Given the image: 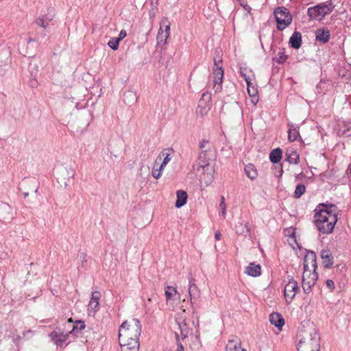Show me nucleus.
<instances>
[{"label": "nucleus", "mask_w": 351, "mask_h": 351, "mask_svg": "<svg viewBox=\"0 0 351 351\" xmlns=\"http://www.w3.org/2000/svg\"><path fill=\"white\" fill-rule=\"evenodd\" d=\"M141 324L138 319L125 321L119 330V340L121 351H138Z\"/></svg>", "instance_id": "1"}, {"label": "nucleus", "mask_w": 351, "mask_h": 351, "mask_svg": "<svg viewBox=\"0 0 351 351\" xmlns=\"http://www.w3.org/2000/svg\"><path fill=\"white\" fill-rule=\"evenodd\" d=\"M315 223L318 230L322 234H330L332 232L337 221V215L334 206L327 207L322 206L319 210H315Z\"/></svg>", "instance_id": "2"}, {"label": "nucleus", "mask_w": 351, "mask_h": 351, "mask_svg": "<svg viewBox=\"0 0 351 351\" xmlns=\"http://www.w3.org/2000/svg\"><path fill=\"white\" fill-rule=\"evenodd\" d=\"M316 269V254L314 252L309 251L304 258V271L302 275V288L306 293H308L311 291V288L315 285L318 278Z\"/></svg>", "instance_id": "3"}, {"label": "nucleus", "mask_w": 351, "mask_h": 351, "mask_svg": "<svg viewBox=\"0 0 351 351\" xmlns=\"http://www.w3.org/2000/svg\"><path fill=\"white\" fill-rule=\"evenodd\" d=\"M299 337L298 351L320 350V338L314 325L311 324L301 330Z\"/></svg>", "instance_id": "4"}, {"label": "nucleus", "mask_w": 351, "mask_h": 351, "mask_svg": "<svg viewBox=\"0 0 351 351\" xmlns=\"http://www.w3.org/2000/svg\"><path fill=\"white\" fill-rule=\"evenodd\" d=\"M334 6L332 3H320L308 9V15L311 19L317 21L322 20L326 15L333 10Z\"/></svg>", "instance_id": "5"}, {"label": "nucleus", "mask_w": 351, "mask_h": 351, "mask_svg": "<svg viewBox=\"0 0 351 351\" xmlns=\"http://www.w3.org/2000/svg\"><path fill=\"white\" fill-rule=\"evenodd\" d=\"M277 27L280 30L285 29L291 22V16L285 8H277L274 11Z\"/></svg>", "instance_id": "6"}, {"label": "nucleus", "mask_w": 351, "mask_h": 351, "mask_svg": "<svg viewBox=\"0 0 351 351\" xmlns=\"http://www.w3.org/2000/svg\"><path fill=\"white\" fill-rule=\"evenodd\" d=\"M171 23L167 17H163L160 22V28L157 34L158 45H165L170 35Z\"/></svg>", "instance_id": "7"}, {"label": "nucleus", "mask_w": 351, "mask_h": 351, "mask_svg": "<svg viewBox=\"0 0 351 351\" xmlns=\"http://www.w3.org/2000/svg\"><path fill=\"white\" fill-rule=\"evenodd\" d=\"M215 66L213 69V86L215 92L221 91L222 88V81L223 77V69L222 68V60H215Z\"/></svg>", "instance_id": "8"}, {"label": "nucleus", "mask_w": 351, "mask_h": 351, "mask_svg": "<svg viewBox=\"0 0 351 351\" xmlns=\"http://www.w3.org/2000/svg\"><path fill=\"white\" fill-rule=\"evenodd\" d=\"M298 291L299 287L298 282L295 281L293 277L289 278V281L286 284L284 290V295L286 301L287 302H291Z\"/></svg>", "instance_id": "9"}, {"label": "nucleus", "mask_w": 351, "mask_h": 351, "mask_svg": "<svg viewBox=\"0 0 351 351\" xmlns=\"http://www.w3.org/2000/svg\"><path fill=\"white\" fill-rule=\"evenodd\" d=\"M174 332L178 341H179L180 337L182 339H184L188 337L189 328L187 326L185 319L182 317H178L176 319V325L174 326Z\"/></svg>", "instance_id": "10"}, {"label": "nucleus", "mask_w": 351, "mask_h": 351, "mask_svg": "<svg viewBox=\"0 0 351 351\" xmlns=\"http://www.w3.org/2000/svg\"><path fill=\"white\" fill-rule=\"evenodd\" d=\"M196 171L199 173V180L202 183L208 186L213 182L214 179L213 167L196 168Z\"/></svg>", "instance_id": "11"}, {"label": "nucleus", "mask_w": 351, "mask_h": 351, "mask_svg": "<svg viewBox=\"0 0 351 351\" xmlns=\"http://www.w3.org/2000/svg\"><path fill=\"white\" fill-rule=\"evenodd\" d=\"M54 16L55 12L53 10L51 9L48 10L47 14L42 15L38 18L36 23L38 25L43 28H47L49 27V22L53 19Z\"/></svg>", "instance_id": "12"}, {"label": "nucleus", "mask_w": 351, "mask_h": 351, "mask_svg": "<svg viewBox=\"0 0 351 351\" xmlns=\"http://www.w3.org/2000/svg\"><path fill=\"white\" fill-rule=\"evenodd\" d=\"M100 298L101 293L99 291H95L92 293L88 304V311H93L95 313L99 310Z\"/></svg>", "instance_id": "13"}, {"label": "nucleus", "mask_w": 351, "mask_h": 351, "mask_svg": "<svg viewBox=\"0 0 351 351\" xmlns=\"http://www.w3.org/2000/svg\"><path fill=\"white\" fill-rule=\"evenodd\" d=\"M210 152H208L207 149L204 150V152H199L197 168L210 167L209 164V161L210 160Z\"/></svg>", "instance_id": "14"}, {"label": "nucleus", "mask_w": 351, "mask_h": 351, "mask_svg": "<svg viewBox=\"0 0 351 351\" xmlns=\"http://www.w3.org/2000/svg\"><path fill=\"white\" fill-rule=\"evenodd\" d=\"M322 263L326 268H331L333 265V257L328 250H322L320 254Z\"/></svg>", "instance_id": "15"}, {"label": "nucleus", "mask_w": 351, "mask_h": 351, "mask_svg": "<svg viewBox=\"0 0 351 351\" xmlns=\"http://www.w3.org/2000/svg\"><path fill=\"white\" fill-rule=\"evenodd\" d=\"M245 273L252 277H258L261 274V267L258 264L250 263L245 269Z\"/></svg>", "instance_id": "16"}, {"label": "nucleus", "mask_w": 351, "mask_h": 351, "mask_svg": "<svg viewBox=\"0 0 351 351\" xmlns=\"http://www.w3.org/2000/svg\"><path fill=\"white\" fill-rule=\"evenodd\" d=\"M269 321L271 324L281 330L285 324V320L282 315L278 313H273L269 315Z\"/></svg>", "instance_id": "17"}, {"label": "nucleus", "mask_w": 351, "mask_h": 351, "mask_svg": "<svg viewBox=\"0 0 351 351\" xmlns=\"http://www.w3.org/2000/svg\"><path fill=\"white\" fill-rule=\"evenodd\" d=\"M173 154L174 150L171 148L165 149L160 152L158 157L160 158L163 157V160L160 164L162 168H165L166 167L168 162L171 160Z\"/></svg>", "instance_id": "18"}, {"label": "nucleus", "mask_w": 351, "mask_h": 351, "mask_svg": "<svg viewBox=\"0 0 351 351\" xmlns=\"http://www.w3.org/2000/svg\"><path fill=\"white\" fill-rule=\"evenodd\" d=\"M286 160L289 163L297 165L300 161V156L298 153L293 148L287 149L286 154Z\"/></svg>", "instance_id": "19"}, {"label": "nucleus", "mask_w": 351, "mask_h": 351, "mask_svg": "<svg viewBox=\"0 0 351 351\" xmlns=\"http://www.w3.org/2000/svg\"><path fill=\"white\" fill-rule=\"evenodd\" d=\"M189 294L190 295L191 300L193 299H197L200 295L199 290L195 285V280L193 278L189 280Z\"/></svg>", "instance_id": "20"}, {"label": "nucleus", "mask_w": 351, "mask_h": 351, "mask_svg": "<svg viewBox=\"0 0 351 351\" xmlns=\"http://www.w3.org/2000/svg\"><path fill=\"white\" fill-rule=\"evenodd\" d=\"M69 336L68 333L64 334L63 332L53 331L50 334V337L53 339V341L56 343L61 345L62 343L65 342Z\"/></svg>", "instance_id": "21"}, {"label": "nucleus", "mask_w": 351, "mask_h": 351, "mask_svg": "<svg viewBox=\"0 0 351 351\" xmlns=\"http://www.w3.org/2000/svg\"><path fill=\"white\" fill-rule=\"evenodd\" d=\"M247 92L251 97V101L252 103L255 106L258 101V98L257 96L258 90L257 88L252 84V81L249 83H247Z\"/></svg>", "instance_id": "22"}, {"label": "nucleus", "mask_w": 351, "mask_h": 351, "mask_svg": "<svg viewBox=\"0 0 351 351\" xmlns=\"http://www.w3.org/2000/svg\"><path fill=\"white\" fill-rule=\"evenodd\" d=\"M289 43L294 49H299L302 45V36L298 32H295L290 38Z\"/></svg>", "instance_id": "23"}, {"label": "nucleus", "mask_w": 351, "mask_h": 351, "mask_svg": "<svg viewBox=\"0 0 351 351\" xmlns=\"http://www.w3.org/2000/svg\"><path fill=\"white\" fill-rule=\"evenodd\" d=\"M176 207L179 208L186 203L187 193L184 191L179 190L176 192Z\"/></svg>", "instance_id": "24"}, {"label": "nucleus", "mask_w": 351, "mask_h": 351, "mask_svg": "<svg viewBox=\"0 0 351 351\" xmlns=\"http://www.w3.org/2000/svg\"><path fill=\"white\" fill-rule=\"evenodd\" d=\"M240 74L245 79L246 83H249L254 78L252 71L245 66H240Z\"/></svg>", "instance_id": "25"}, {"label": "nucleus", "mask_w": 351, "mask_h": 351, "mask_svg": "<svg viewBox=\"0 0 351 351\" xmlns=\"http://www.w3.org/2000/svg\"><path fill=\"white\" fill-rule=\"evenodd\" d=\"M330 38V32L326 29H318L316 32V40L326 43Z\"/></svg>", "instance_id": "26"}, {"label": "nucleus", "mask_w": 351, "mask_h": 351, "mask_svg": "<svg viewBox=\"0 0 351 351\" xmlns=\"http://www.w3.org/2000/svg\"><path fill=\"white\" fill-rule=\"evenodd\" d=\"M245 172L247 176L251 179L254 180L258 176L257 170L253 164L249 163L245 167Z\"/></svg>", "instance_id": "27"}, {"label": "nucleus", "mask_w": 351, "mask_h": 351, "mask_svg": "<svg viewBox=\"0 0 351 351\" xmlns=\"http://www.w3.org/2000/svg\"><path fill=\"white\" fill-rule=\"evenodd\" d=\"M282 152L280 148L274 149L269 155V159L273 163H278L282 158Z\"/></svg>", "instance_id": "28"}, {"label": "nucleus", "mask_w": 351, "mask_h": 351, "mask_svg": "<svg viewBox=\"0 0 351 351\" xmlns=\"http://www.w3.org/2000/svg\"><path fill=\"white\" fill-rule=\"evenodd\" d=\"M236 232L239 234L244 235L245 237L250 235V229L248 228L247 223L243 224L242 223H239L238 225H236Z\"/></svg>", "instance_id": "29"}, {"label": "nucleus", "mask_w": 351, "mask_h": 351, "mask_svg": "<svg viewBox=\"0 0 351 351\" xmlns=\"http://www.w3.org/2000/svg\"><path fill=\"white\" fill-rule=\"evenodd\" d=\"M226 351H246L240 346V343L230 340L226 346Z\"/></svg>", "instance_id": "30"}, {"label": "nucleus", "mask_w": 351, "mask_h": 351, "mask_svg": "<svg viewBox=\"0 0 351 351\" xmlns=\"http://www.w3.org/2000/svg\"><path fill=\"white\" fill-rule=\"evenodd\" d=\"M300 133L298 128L291 125L288 132V138L290 141L293 142L297 140Z\"/></svg>", "instance_id": "31"}, {"label": "nucleus", "mask_w": 351, "mask_h": 351, "mask_svg": "<svg viewBox=\"0 0 351 351\" xmlns=\"http://www.w3.org/2000/svg\"><path fill=\"white\" fill-rule=\"evenodd\" d=\"M306 191V187L304 184H298L296 186L294 196L295 198H300Z\"/></svg>", "instance_id": "32"}, {"label": "nucleus", "mask_w": 351, "mask_h": 351, "mask_svg": "<svg viewBox=\"0 0 351 351\" xmlns=\"http://www.w3.org/2000/svg\"><path fill=\"white\" fill-rule=\"evenodd\" d=\"M165 293L167 298V300H169L171 298L172 296L178 294V291L176 288L168 286L166 287Z\"/></svg>", "instance_id": "33"}, {"label": "nucleus", "mask_w": 351, "mask_h": 351, "mask_svg": "<svg viewBox=\"0 0 351 351\" xmlns=\"http://www.w3.org/2000/svg\"><path fill=\"white\" fill-rule=\"evenodd\" d=\"M165 168H162V166L160 165L159 168H156L155 167H153L152 171V176L158 179L162 176V171Z\"/></svg>", "instance_id": "34"}, {"label": "nucleus", "mask_w": 351, "mask_h": 351, "mask_svg": "<svg viewBox=\"0 0 351 351\" xmlns=\"http://www.w3.org/2000/svg\"><path fill=\"white\" fill-rule=\"evenodd\" d=\"M219 208L221 209L220 215L225 218L226 215V204L225 203V198L223 196L221 197Z\"/></svg>", "instance_id": "35"}, {"label": "nucleus", "mask_w": 351, "mask_h": 351, "mask_svg": "<svg viewBox=\"0 0 351 351\" xmlns=\"http://www.w3.org/2000/svg\"><path fill=\"white\" fill-rule=\"evenodd\" d=\"M199 148L201 149V152H204V150L207 149L208 152H210V143L207 140H202L199 143Z\"/></svg>", "instance_id": "36"}, {"label": "nucleus", "mask_w": 351, "mask_h": 351, "mask_svg": "<svg viewBox=\"0 0 351 351\" xmlns=\"http://www.w3.org/2000/svg\"><path fill=\"white\" fill-rule=\"evenodd\" d=\"M120 41L117 38H112L108 43V45L113 50H117L119 47Z\"/></svg>", "instance_id": "37"}, {"label": "nucleus", "mask_w": 351, "mask_h": 351, "mask_svg": "<svg viewBox=\"0 0 351 351\" xmlns=\"http://www.w3.org/2000/svg\"><path fill=\"white\" fill-rule=\"evenodd\" d=\"M287 56L282 52H278L274 58V60L278 63H283L286 61Z\"/></svg>", "instance_id": "38"}, {"label": "nucleus", "mask_w": 351, "mask_h": 351, "mask_svg": "<svg viewBox=\"0 0 351 351\" xmlns=\"http://www.w3.org/2000/svg\"><path fill=\"white\" fill-rule=\"evenodd\" d=\"M76 324H77V326H73V329L70 332V333L74 332L75 330H76V328H77L78 325L80 326V330L84 329L85 328V324L82 321H77V322H76Z\"/></svg>", "instance_id": "39"}, {"label": "nucleus", "mask_w": 351, "mask_h": 351, "mask_svg": "<svg viewBox=\"0 0 351 351\" xmlns=\"http://www.w3.org/2000/svg\"><path fill=\"white\" fill-rule=\"evenodd\" d=\"M127 36V33H126V31L125 29H122L121 30V32H119V37L117 38V39H119V41L122 40L123 38H125V36Z\"/></svg>", "instance_id": "40"}, {"label": "nucleus", "mask_w": 351, "mask_h": 351, "mask_svg": "<svg viewBox=\"0 0 351 351\" xmlns=\"http://www.w3.org/2000/svg\"><path fill=\"white\" fill-rule=\"evenodd\" d=\"M326 284L327 287H328L331 290L335 289V282H333V280L328 279L326 280Z\"/></svg>", "instance_id": "41"}, {"label": "nucleus", "mask_w": 351, "mask_h": 351, "mask_svg": "<svg viewBox=\"0 0 351 351\" xmlns=\"http://www.w3.org/2000/svg\"><path fill=\"white\" fill-rule=\"evenodd\" d=\"M10 208L8 205L5 204L2 206L1 211H4L5 213H8L9 214Z\"/></svg>", "instance_id": "42"}, {"label": "nucleus", "mask_w": 351, "mask_h": 351, "mask_svg": "<svg viewBox=\"0 0 351 351\" xmlns=\"http://www.w3.org/2000/svg\"><path fill=\"white\" fill-rule=\"evenodd\" d=\"M221 234L219 231H217L215 234V238L216 240L219 241L221 239Z\"/></svg>", "instance_id": "43"}, {"label": "nucleus", "mask_w": 351, "mask_h": 351, "mask_svg": "<svg viewBox=\"0 0 351 351\" xmlns=\"http://www.w3.org/2000/svg\"><path fill=\"white\" fill-rule=\"evenodd\" d=\"M177 351H184V347L180 343H178Z\"/></svg>", "instance_id": "44"}, {"label": "nucleus", "mask_w": 351, "mask_h": 351, "mask_svg": "<svg viewBox=\"0 0 351 351\" xmlns=\"http://www.w3.org/2000/svg\"><path fill=\"white\" fill-rule=\"evenodd\" d=\"M128 96L131 97H135L134 94L133 93H132V92H129L128 93Z\"/></svg>", "instance_id": "45"}, {"label": "nucleus", "mask_w": 351, "mask_h": 351, "mask_svg": "<svg viewBox=\"0 0 351 351\" xmlns=\"http://www.w3.org/2000/svg\"><path fill=\"white\" fill-rule=\"evenodd\" d=\"M245 10L250 11L251 10V8L247 5L243 6Z\"/></svg>", "instance_id": "46"}, {"label": "nucleus", "mask_w": 351, "mask_h": 351, "mask_svg": "<svg viewBox=\"0 0 351 351\" xmlns=\"http://www.w3.org/2000/svg\"><path fill=\"white\" fill-rule=\"evenodd\" d=\"M74 175H75V172H74V171H73V170H72V171H71V177H73V176H74Z\"/></svg>", "instance_id": "47"}, {"label": "nucleus", "mask_w": 351, "mask_h": 351, "mask_svg": "<svg viewBox=\"0 0 351 351\" xmlns=\"http://www.w3.org/2000/svg\"><path fill=\"white\" fill-rule=\"evenodd\" d=\"M23 195H24L25 197H27L29 195V193L27 192L24 193Z\"/></svg>", "instance_id": "48"}, {"label": "nucleus", "mask_w": 351, "mask_h": 351, "mask_svg": "<svg viewBox=\"0 0 351 351\" xmlns=\"http://www.w3.org/2000/svg\"><path fill=\"white\" fill-rule=\"evenodd\" d=\"M69 321L71 322H72L71 318H70V319H69Z\"/></svg>", "instance_id": "49"}]
</instances>
